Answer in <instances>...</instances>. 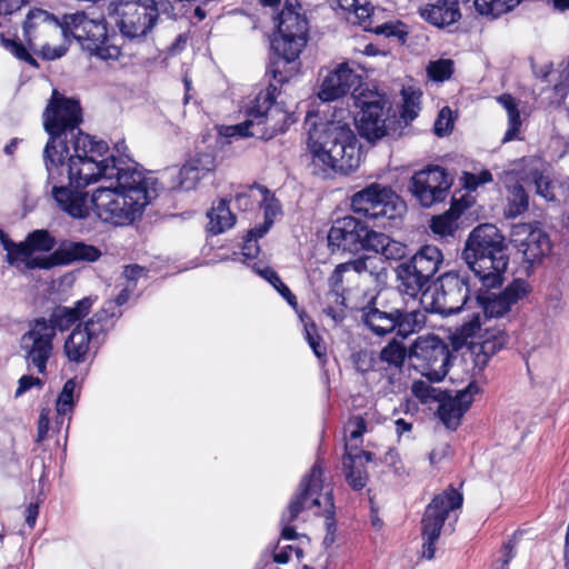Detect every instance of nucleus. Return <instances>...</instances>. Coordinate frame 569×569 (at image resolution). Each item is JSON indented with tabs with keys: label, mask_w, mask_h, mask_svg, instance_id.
Returning a JSON list of instances; mask_svg holds the SVG:
<instances>
[{
	"label": "nucleus",
	"mask_w": 569,
	"mask_h": 569,
	"mask_svg": "<svg viewBox=\"0 0 569 569\" xmlns=\"http://www.w3.org/2000/svg\"><path fill=\"white\" fill-rule=\"evenodd\" d=\"M293 552L296 553V557L298 559L302 557V550L298 547H293L291 545L283 547L277 546L276 550L273 551L272 558L274 562L284 565L291 559Z\"/></svg>",
	"instance_id": "56"
},
{
	"label": "nucleus",
	"mask_w": 569,
	"mask_h": 569,
	"mask_svg": "<svg viewBox=\"0 0 569 569\" xmlns=\"http://www.w3.org/2000/svg\"><path fill=\"white\" fill-rule=\"evenodd\" d=\"M350 459L351 460H347V465H343L346 477L353 489L360 490L366 486L368 479L367 472L362 467V460L371 461L372 455L368 451H360L352 455Z\"/></svg>",
	"instance_id": "39"
},
{
	"label": "nucleus",
	"mask_w": 569,
	"mask_h": 569,
	"mask_svg": "<svg viewBox=\"0 0 569 569\" xmlns=\"http://www.w3.org/2000/svg\"><path fill=\"white\" fill-rule=\"evenodd\" d=\"M396 319V328L398 329V335L402 336L403 338L416 331H419L426 322L425 312L420 310H413L406 313L397 312Z\"/></svg>",
	"instance_id": "45"
},
{
	"label": "nucleus",
	"mask_w": 569,
	"mask_h": 569,
	"mask_svg": "<svg viewBox=\"0 0 569 569\" xmlns=\"http://www.w3.org/2000/svg\"><path fill=\"white\" fill-rule=\"evenodd\" d=\"M80 383L76 379H69L62 387L61 392L56 401L57 415L61 418L68 416L70 421V415L80 397Z\"/></svg>",
	"instance_id": "40"
},
{
	"label": "nucleus",
	"mask_w": 569,
	"mask_h": 569,
	"mask_svg": "<svg viewBox=\"0 0 569 569\" xmlns=\"http://www.w3.org/2000/svg\"><path fill=\"white\" fill-rule=\"evenodd\" d=\"M41 385V380L37 377L22 376L19 380V387L16 390V397L21 396L26 391L30 390L32 387H40Z\"/></svg>",
	"instance_id": "60"
},
{
	"label": "nucleus",
	"mask_w": 569,
	"mask_h": 569,
	"mask_svg": "<svg viewBox=\"0 0 569 569\" xmlns=\"http://www.w3.org/2000/svg\"><path fill=\"white\" fill-rule=\"evenodd\" d=\"M561 74L565 76V80L555 86V91L563 99L569 88V63L562 66Z\"/></svg>",
	"instance_id": "64"
},
{
	"label": "nucleus",
	"mask_w": 569,
	"mask_h": 569,
	"mask_svg": "<svg viewBox=\"0 0 569 569\" xmlns=\"http://www.w3.org/2000/svg\"><path fill=\"white\" fill-rule=\"evenodd\" d=\"M278 32L272 46L287 62L299 58L308 42V21L297 0H286L278 16Z\"/></svg>",
	"instance_id": "9"
},
{
	"label": "nucleus",
	"mask_w": 569,
	"mask_h": 569,
	"mask_svg": "<svg viewBox=\"0 0 569 569\" xmlns=\"http://www.w3.org/2000/svg\"><path fill=\"white\" fill-rule=\"evenodd\" d=\"M1 242L7 251L10 263L23 262L27 268H42L49 257L38 253L48 252L54 246V239L46 230H36L29 234L24 242L14 243L0 233Z\"/></svg>",
	"instance_id": "19"
},
{
	"label": "nucleus",
	"mask_w": 569,
	"mask_h": 569,
	"mask_svg": "<svg viewBox=\"0 0 569 569\" xmlns=\"http://www.w3.org/2000/svg\"><path fill=\"white\" fill-rule=\"evenodd\" d=\"M469 287L463 277L445 273L439 282L422 293V303L431 312L449 316L461 310L468 302Z\"/></svg>",
	"instance_id": "13"
},
{
	"label": "nucleus",
	"mask_w": 569,
	"mask_h": 569,
	"mask_svg": "<svg viewBox=\"0 0 569 569\" xmlns=\"http://www.w3.org/2000/svg\"><path fill=\"white\" fill-rule=\"evenodd\" d=\"M508 170L503 174V183L507 188L505 214L508 218H516L528 210L529 196L525 188L520 184L521 179L519 174H513L512 180L507 181Z\"/></svg>",
	"instance_id": "32"
},
{
	"label": "nucleus",
	"mask_w": 569,
	"mask_h": 569,
	"mask_svg": "<svg viewBox=\"0 0 569 569\" xmlns=\"http://www.w3.org/2000/svg\"><path fill=\"white\" fill-rule=\"evenodd\" d=\"M56 331L47 319L34 320L29 329L21 336L20 351L29 369L34 368L38 373L47 372V365L53 355V339Z\"/></svg>",
	"instance_id": "17"
},
{
	"label": "nucleus",
	"mask_w": 569,
	"mask_h": 569,
	"mask_svg": "<svg viewBox=\"0 0 569 569\" xmlns=\"http://www.w3.org/2000/svg\"><path fill=\"white\" fill-rule=\"evenodd\" d=\"M361 77L349 62H340L320 73L318 97L322 101H333L356 90Z\"/></svg>",
	"instance_id": "24"
},
{
	"label": "nucleus",
	"mask_w": 569,
	"mask_h": 569,
	"mask_svg": "<svg viewBox=\"0 0 569 569\" xmlns=\"http://www.w3.org/2000/svg\"><path fill=\"white\" fill-rule=\"evenodd\" d=\"M351 121V112L341 109L332 119L309 129L303 157L312 174L327 178L338 172L347 174L360 167L361 149Z\"/></svg>",
	"instance_id": "3"
},
{
	"label": "nucleus",
	"mask_w": 569,
	"mask_h": 569,
	"mask_svg": "<svg viewBox=\"0 0 569 569\" xmlns=\"http://www.w3.org/2000/svg\"><path fill=\"white\" fill-rule=\"evenodd\" d=\"M497 101L505 109L508 117V128L502 138V142L506 143L520 139L521 119L519 102L508 93L499 96Z\"/></svg>",
	"instance_id": "36"
},
{
	"label": "nucleus",
	"mask_w": 569,
	"mask_h": 569,
	"mask_svg": "<svg viewBox=\"0 0 569 569\" xmlns=\"http://www.w3.org/2000/svg\"><path fill=\"white\" fill-rule=\"evenodd\" d=\"M409 357L431 381H441L449 371V347L437 336L418 337L409 350Z\"/></svg>",
	"instance_id": "15"
},
{
	"label": "nucleus",
	"mask_w": 569,
	"mask_h": 569,
	"mask_svg": "<svg viewBox=\"0 0 569 569\" xmlns=\"http://www.w3.org/2000/svg\"><path fill=\"white\" fill-rule=\"evenodd\" d=\"M398 288L401 292L416 297L430 280L420 270L409 261L400 263L397 269Z\"/></svg>",
	"instance_id": "34"
},
{
	"label": "nucleus",
	"mask_w": 569,
	"mask_h": 569,
	"mask_svg": "<svg viewBox=\"0 0 569 569\" xmlns=\"http://www.w3.org/2000/svg\"><path fill=\"white\" fill-rule=\"evenodd\" d=\"M375 33L386 37H395L398 41L405 42L408 34L407 27L400 21H389L378 24L373 29Z\"/></svg>",
	"instance_id": "51"
},
{
	"label": "nucleus",
	"mask_w": 569,
	"mask_h": 569,
	"mask_svg": "<svg viewBox=\"0 0 569 569\" xmlns=\"http://www.w3.org/2000/svg\"><path fill=\"white\" fill-rule=\"evenodd\" d=\"M412 393L425 403L437 398V389L422 380L413 382Z\"/></svg>",
	"instance_id": "57"
},
{
	"label": "nucleus",
	"mask_w": 569,
	"mask_h": 569,
	"mask_svg": "<svg viewBox=\"0 0 569 569\" xmlns=\"http://www.w3.org/2000/svg\"><path fill=\"white\" fill-rule=\"evenodd\" d=\"M530 292L528 282L516 279L503 291L496 295L478 296L476 303L483 317L501 318L506 316L515 305Z\"/></svg>",
	"instance_id": "25"
},
{
	"label": "nucleus",
	"mask_w": 569,
	"mask_h": 569,
	"mask_svg": "<svg viewBox=\"0 0 569 569\" xmlns=\"http://www.w3.org/2000/svg\"><path fill=\"white\" fill-rule=\"evenodd\" d=\"M91 298H83L79 300L74 307H59L54 309L51 317L47 322L52 325L53 330L57 332V329L63 331L70 328L78 320L82 319L88 315L92 307Z\"/></svg>",
	"instance_id": "33"
},
{
	"label": "nucleus",
	"mask_w": 569,
	"mask_h": 569,
	"mask_svg": "<svg viewBox=\"0 0 569 569\" xmlns=\"http://www.w3.org/2000/svg\"><path fill=\"white\" fill-rule=\"evenodd\" d=\"M406 355V347L393 339L381 350L380 360L388 366L400 368L405 362Z\"/></svg>",
	"instance_id": "48"
},
{
	"label": "nucleus",
	"mask_w": 569,
	"mask_h": 569,
	"mask_svg": "<svg viewBox=\"0 0 569 569\" xmlns=\"http://www.w3.org/2000/svg\"><path fill=\"white\" fill-rule=\"evenodd\" d=\"M114 23L129 38L146 37L157 26L159 16L171 14L169 0H112Z\"/></svg>",
	"instance_id": "8"
},
{
	"label": "nucleus",
	"mask_w": 569,
	"mask_h": 569,
	"mask_svg": "<svg viewBox=\"0 0 569 569\" xmlns=\"http://www.w3.org/2000/svg\"><path fill=\"white\" fill-rule=\"evenodd\" d=\"M462 496L450 488L438 495L426 508L422 518V557L431 560L435 557V542L438 540L441 528L450 511L460 508Z\"/></svg>",
	"instance_id": "16"
},
{
	"label": "nucleus",
	"mask_w": 569,
	"mask_h": 569,
	"mask_svg": "<svg viewBox=\"0 0 569 569\" xmlns=\"http://www.w3.org/2000/svg\"><path fill=\"white\" fill-rule=\"evenodd\" d=\"M462 207L455 201L450 209L442 214L432 217L430 221L431 231L440 237L452 236L458 229V219L462 212Z\"/></svg>",
	"instance_id": "38"
},
{
	"label": "nucleus",
	"mask_w": 569,
	"mask_h": 569,
	"mask_svg": "<svg viewBox=\"0 0 569 569\" xmlns=\"http://www.w3.org/2000/svg\"><path fill=\"white\" fill-rule=\"evenodd\" d=\"M453 128V116L452 111L445 107L440 110L435 121V133L439 137L447 136Z\"/></svg>",
	"instance_id": "53"
},
{
	"label": "nucleus",
	"mask_w": 569,
	"mask_h": 569,
	"mask_svg": "<svg viewBox=\"0 0 569 569\" xmlns=\"http://www.w3.org/2000/svg\"><path fill=\"white\" fill-rule=\"evenodd\" d=\"M480 391L475 382H470L467 388L457 392L456 396H449L440 400L438 417L449 429H457L461 418L472 403L473 396Z\"/></svg>",
	"instance_id": "28"
},
{
	"label": "nucleus",
	"mask_w": 569,
	"mask_h": 569,
	"mask_svg": "<svg viewBox=\"0 0 569 569\" xmlns=\"http://www.w3.org/2000/svg\"><path fill=\"white\" fill-rule=\"evenodd\" d=\"M216 158L211 153H198L190 158L179 170L169 171V176H176L177 182L172 189L191 190L198 182L207 178L216 170Z\"/></svg>",
	"instance_id": "27"
},
{
	"label": "nucleus",
	"mask_w": 569,
	"mask_h": 569,
	"mask_svg": "<svg viewBox=\"0 0 569 569\" xmlns=\"http://www.w3.org/2000/svg\"><path fill=\"white\" fill-rule=\"evenodd\" d=\"M463 186L470 191L477 190L480 186L487 184L493 180L492 174L489 170H481L479 172H465Z\"/></svg>",
	"instance_id": "52"
},
{
	"label": "nucleus",
	"mask_w": 569,
	"mask_h": 569,
	"mask_svg": "<svg viewBox=\"0 0 569 569\" xmlns=\"http://www.w3.org/2000/svg\"><path fill=\"white\" fill-rule=\"evenodd\" d=\"M511 242L523 260L530 264L540 262L551 250L549 236L540 227L520 223L513 227Z\"/></svg>",
	"instance_id": "23"
},
{
	"label": "nucleus",
	"mask_w": 569,
	"mask_h": 569,
	"mask_svg": "<svg viewBox=\"0 0 569 569\" xmlns=\"http://www.w3.org/2000/svg\"><path fill=\"white\" fill-rule=\"evenodd\" d=\"M144 276H146V270H144V268H142L140 266L133 264V266L126 267V269L123 271V277H122L124 282L121 283L123 286V289L120 291V293L114 299V302L117 306H122L128 301L130 295L137 288L138 280L143 278Z\"/></svg>",
	"instance_id": "44"
},
{
	"label": "nucleus",
	"mask_w": 569,
	"mask_h": 569,
	"mask_svg": "<svg viewBox=\"0 0 569 569\" xmlns=\"http://www.w3.org/2000/svg\"><path fill=\"white\" fill-rule=\"evenodd\" d=\"M256 272L266 279L287 301L290 306L295 307L297 306V298L296 296L290 291V289L281 281L277 272L269 268H254Z\"/></svg>",
	"instance_id": "47"
},
{
	"label": "nucleus",
	"mask_w": 569,
	"mask_h": 569,
	"mask_svg": "<svg viewBox=\"0 0 569 569\" xmlns=\"http://www.w3.org/2000/svg\"><path fill=\"white\" fill-rule=\"evenodd\" d=\"M450 455V446L447 442L438 443L429 455L431 466H438L445 461Z\"/></svg>",
	"instance_id": "59"
},
{
	"label": "nucleus",
	"mask_w": 569,
	"mask_h": 569,
	"mask_svg": "<svg viewBox=\"0 0 569 569\" xmlns=\"http://www.w3.org/2000/svg\"><path fill=\"white\" fill-rule=\"evenodd\" d=\"M333 9H341L352 12L359 23H363L370 17V8L368 6H359L358 0H328Z\"/></svg>",
	"instance_id": "50"
},
{
	"label": "nucleus",
	"mask_w": 569,
	"mask_h": 569,
	"mask_svg": "<svg viewBox=\"0 0 569 569\" xmlns=\"http://www.w3.org/2000/svg\"><path fill=\"white\" fill-rule=\"evenodd\" d=\"M24 0H0V16L12 14L18 11Z\"/></svg>",
	"instance_id": "61"
},
{
	"label": "nucleus",
	"mask_w": 569,
	"mask_h": 569,
	"mask_svg": "<svg viewBox=\"0 0 569 569\" xmlns=\"http://www.w3.org/2000/svg\"><path fill=\"white\" fill-rule=\"evenodd\" d=\"M208 231L211 234L222 233L233 227L236 222V218L226 200H219L212 206L208 212Z\"/></svg>",
	"instance_id": "37"
},
{
	"label": "nucleus",
	"mask_w": 569,
	"mask_h": 569,
	"mask_svg": "<svg viewBox=\"0 0 569 569\" xmlns=\"http://www.w3.org/2000/svg\"><path fill=\"white\" fill-rule=\"evenodd\" d=\"M23 29L31 48L47 60L59 59L67 52L70 36L91 56L107 58V22L93 11L66 14L59 22L47 11L34 9L28 13Z\"/></svg>",
	"instance_id": "1"
},
{
	"label": "nucleus",
	"mask_w": 569,
	"mask_h": 569,
	"mask_svg": "<svg viewBox=\"0 0 569 569\" xmlns=\"http://www.w3.org/2000/svg\"><path fill=\"white\" fill-rule=\"evenodd\" d=\"M427 74L429 79L442 82L448 80L453 73V62L450 59H439L430 61L427 66Z\"/></svg>",
	"instance_id": "49"
},
{
	"label": "nucleus",
	"mask_w": 569,
	"mask_h": 569,
	"mask_svg": "<svg viewBox=\"0 0 569 569\" xmlns=\"http://www.w3.org/2000/svg\"><path fill=\"white\" fill-rule=\"evenodd\" d=\"M107 144L79 131L69 146H46L43 156L49 180L62 183L64 180L78 188H84L106 178Z\"/></svg>",
	"instance_id": "4"
},
{
	"label": "nucleus",
	"mask_w": 569,
	"mask_h": 569,
	"mask_svg": "<svg viewBox=\"0 0 569 569\" xmlns=\"http://www.w3.org/2000/svg\"><path fill=\"white\" fill-rule=\"evenodd\" d=\"M481 319L480 310L473 312L457 330V339L469 346L476 365L485 367L489 359L503 348L508 339L502 330L486 326Z\"/></svg>",
	"instance_id": "10"
},
{
	"label": "nucleus",
	"mask_w": 569,
	"mask_h": 569,
	"mask_svg": "<svg viewBox=\"0 0 569 569\" xmlns=\"http://www.w3.org/2000/svg\"><path fill=\"white\" fill-rule=\"evenodd\" d=\"M236 207L240 210H252L256 207L263 209L264 222L261 226L260 236H263L274 217L279 213L280 207L274 197L263 186H250L241 188L234 196Z\"/></svg>",
	"instance_id": "26"
},
{
	"label": "nucleus",
	"mask_w": 569,
	"mask_h": 569,
	"mask_svg": "<svg viewBox=\"0 0 569 569\" xmlns=\"http://www.w3.org/2000/svg\"><path fill=\"white\" fill-rule=\"evenodd\" d=\"M469 0H436L419 9L420 17L430 24L445 28L460 20V4Z\"/></svg>",
	"instance_id": "30"
},
{
	"label": "nucleus",
	"mask_w": 569,
	"mask_h": 569,
	"mask_svg": "<svg viewBox=\"0 0 569 569\" xmlns=\"http://www.w3.org/2000/svg\"><path fill=\"white\" fill-rule=\"evenodd\" d=\"M452 182L443 168L430 166L411 177L409 189L421 206L431 207L447 198Z\"/></svg>",
	"instance_id": "18"
},
{
	"label": "nucleus",
	"mask_w": 569,
	"mask_h": 569,
	"mask_svg": "<svg viewBox=\"0 0 569 569\" xmlns=\"http://www.w3.org/2000/svg\"><path fill=\"white\" fill-rule=\"evenodd\" d=\"M513 174H519L522 182H532L536 194L546 201L553 202L558 200L559 181L546 173L545 163L538 157H523L516 161L512 168L508 170L507 181L513 179Z\"/></svg>",
	"instance_id": "22"
},
{
	"label": "nucleus",
	"mask_w": 569,
	"mask_h": 569,
	"mask_svg": "<svg viewBox=\"0 0 569 569\" xmlns=\"http://www.w3.org/2000/svg\"><path fill=\"white\" fill-rule=\"evenodd\" d=\"M107 337V313L97 312L83 326H77L64 341L69 361L86 362L102 346Z\"/></svg>",
	"instance_id": "14"
},
{
	"label": "nucleus",
	"mask_w": 569,
	"mask_h": 569,
	"mask_svg": "<svg viewBox=\"0 0 569 569\" xmlns=\"http://www.w3.org/2000/svg\"><path fill=\"white\" fill-rule=\"evenodd\" d=\"M274 87L261 90L247 107V119L238 124L220 126L218 132L228 138L256 137L270 139L283 132L290 123L295 122L293 114L276 101Z\"/></svg>",
	"instance_id": "6"
},
{
	"label": "nucleus",
	"mask_w": 569,
	"mask_h": 569,
	"mask_svg": "<svg viewBox=\"0 0 569 569\" xmlns=\"http://www.w3.org/2000/svg\"><path fill=\"white\" fill-rule=\"evenodd\" d=\"M366 431V423L361 417L351 418L346 428V455L343 457V465H347V460H351L350 457L356 452H360L359 445L361 443V437Z\"/></svg>",
	"instance_id": "41"
},
{
	"label": "nucleus",
	"mask_w": 569,
	"mask_h": 569,
	"mask_svg": "<svg viewBox=\"0 0 569 569\" xmlns=\"http://www.w3.org/2000/svg\"><path fill=\"white\" fill-rule=\"evenodd\" d=\"M421 274L431 279L440 269L443 262L442 251L433 244L422 246L410 259Z\"/></svg>",
	"instance_id": "35"
},
{
	"label": "nucleus",
	"mask_w": 569,
	"mask_h": 569,
	"mask_svg": "<svg viewBox=\"0 0 569 569\" xmlns=\"http://www.w3.org/2000/svg\"><path fill=\"white\" fill-rule=\"evenodd\" d=\"M329 247L332 251L342 250L357 253L370 250L380 253L388 260H398L406 256V246L382 232L371 230L367 224L347 216L336 220L328 233Z\"/></svg>",
	"instance_id": "7"
},
{
	"label": "nucleus",
	"mask_w": 569,
	"mask_h": 569,
	"mask_svg": "<svg viewBox=\"0 0 569 569\" xmlns=\"http://www.w3.org/2000/svg\"><path fill=\"white\" fill-rule=\"evenodd\" d=\"M49 409H43L39 417L38 422V441H41L46 438L48 430H49Z\"/></svg>",
	"instance_id": "62"
},
{
	"label": "nucleus",
	"mask_w": 569,
	"mask_h": 569,
	"mask_svg": "<svg viewBox=\"0 0 569 569\" xmlns=\"http://www.w3.org/2000/svg\"><path fill=\"white\" fill-rule=\"evenodd\" d=\"M159 183L131 159L119 140L109 156V223L129 226L139 220L158 197Z\"/></svg>",
	"instance_id": "2"
},
{
	"label": "nucleus",
	"mask_w": 569,
	"mask_h": 569,
	"mask_svg": "<svg viewBox=\"0 0 569 569\" xmlns=\"http://www.w3.org/2000/svg\"><path fill=\"white\" fill-rule=\"evenodd\" d=\"M462 259L483 287L500 286L509 262L505 237L493 224L478 226L468 236Z\"/></svg>",
	"instance_id": "5"
},
{
	"label": "nucleus",
	"mask_w": 569,
	"mask_h": 569,
	"mask_svg": "<svg viewBox=\"0 0 569 569\" xmlns=\"http://www.w3.org/2000/svg\"><path fill=\"white\" fill-rule=\"evenodd\" d=\"M7 49L21 60L33 62L31 56L27 52L24 47L16 41H9L6 44Z\"/></svg>",
	"instance_id": "63"
},
{
	"label": "nucleus",
	"mask_w": 569,
	"mask_h": 569,
	"mask_svg": "<svg viewBox=\"0 0 569 569\" xmlns=\"http://www.w3.org/2000/svg\"><path fill=\"white\" fill-rule=\"evenodd\" d=\"M260 229L261 227L250 230L246 237L241 251L246 260L254 259L258 256L259 247L257 246V239L261 237Z\"/></svg>",
	"instance_id": "54"
},
{
	"label": "nucleus",
	"mask_w": 569,
	"mask_h": 569,
	"mask_svg": "<svg viewBox=\"0 0 569 569\" xmlns=\"http://www.w3.org/2000/svg\"><path fill=\"white\" fill-rule=\"evenodd\" d=\"M356 121L360 134L368 141H376L386 134L383 108L379 102H368L363 106Z\"/></svg>",
	"instance_id": "31"
},
{
	"label": "nucleus",
	"mask_w": 569,
	"mask_h": 569,
	"mask_svg": "<svg viewBox=\"0 0 569 569\" xmlns=\"http://www.w3.org/2000/svg\"><path fill=\"white\" fill-rule=\"evenodd\" d=\"M371 261L370 257H365L360 259H356L346 263H340L336 268V272H346V271H355L357 273H361L369 270V262Z\"/></svg>",
	"instance_id": "58"
},
{
	"label": "nucleus",
	"mask_w": 569,
	"mask_h": 569,
	"mask_svg": "<svg viewBox=\"0 0 569 569\" xmlns=\"http://www.w3.org/2000/svg\"><path fill=\"white\" fill-rule=\"evenodd\" d=\"M522 0H475L476 11L488 18H497L515 9Z\"/></svg>",
	"instance_id": "43"
},
{
	"label": "nucleus",
	"mask_w": 569,
	"mask_h": 569,
	"mask_svg": "<svg viewBox=\"0 0 569 569\" xmlns=\"http://www.w3.org/2000/svg\"><path fill=\"white\" fill-rule=\"evenodd\" d=\"M99 257L100 252L93 246L83 242L66 241L49 256L42 266L43 269H50L54 266L70 264L74 261H94Z\"/></svg>",
	"instance_id": "29"
},
{
	"label": "nucleus",
	"mask_w": 569,
	"mask_h": 569,
	"mask_svg": "<svg viewBox=\"0 0 569 569\" xmlns=\"http://www.w3.org/2000/svg\"><path fill=\"white\" fill-rule=\"evenodd\" d=\"M305 326V335L306 339L313 350L315 355L320 359L326 355V347L322 346L320 341V337L317 333L316 327L313 323H303Z\"/></svg>",
	"instance_id": "55"
},
{
	"label": "nucleus",
	"mask_w": 569,
	"mask_h": 569,
	"mask_svg": "<svg viewBox=\"0 0 569 569\" xmlns=\"http://www.w3.org/2000/svg\"><path fill=\"white\" fill-rule=\"evenodd\" d=\"M365 323L377 335L391 332L397 325L396 315L386 313L378 309H370L363 315Z\"/></svg>",
	"instance_id": "42"
},
{
	"label": "nucleus",
	"mask_w": 569,
	"mask_h": 569,
	"mask_svg": "<svg viewBox=\"0 0 569 569\" xmlns=\"http://www.w3.org/2000/svg\"><path fill=\"white\" fill-rule=\"evenodd\" d=\"M351 206L356 212L371 218L392 219L399 213L400 202L390 188L372 183L352 196Z\"/></svg>",
	"instance_id": "20"
},
{
	"label": "nucleus",
	"mask_w": 569,
	"mask_h": 569,
	"mask_svg": "<svg viewBox=\"0 0 569 569\" xmlns=\"http://www.w3.org/2000/svg\"><path fill=\"white\" fill-rule=\"evenodd\" d=\"M82 121V112L77 100L61 96L53 90L51 99L43 112V127L49 133L50 139L46 146L53 142L54 147L69 146L68 133L73 134V130ZM76 136H72L71 140Z\"/></svg>",
	"instance_id": "11"
},
{
	"label": "nucleus",
	"mask_w": 569,
	"mask_h": 569,
	"mask_svg": "<svg viewBox=\"0 0 569 569\" xmlns=\"http://www.w3.org/2000/svg\"><path fill=\"white\" fill-rule=\"evenodd\" d=\"M301 492L290 502L288 511L283 513L282 521H293L303 510H313L315 515L331 516L333 497L330 489L323 490L322 469L315 465L308 479L301 483Z\"/></svg>",
	"instance_id": "12"
},
{
	"label": "nucleus",
	"mask_w": 569,
	"mask_h": 569,
	"mask_svg": "<svg viewBox=\"0 0 569 569\" xmlns=\"http://www.w3.org/2000/svg\"><path fill=\"white\" fill-rule=\"evenodd\" d=\"M402 107L401 118L405 121H412L420 111L421 91L413 87H405L401 91Z\"/></svg>",
	"instance_id": "46"
},
{
	"label": "nucleus",
	"mask_w": 569,
	"mask_h": 569,
	"mask_svg": "<svg viewBox=\"0 0 569 569\" xmlns=\"http://www.w3.org/2000/svg\"><path fill=\"white\" fill-rule=\"evenodd\" d=\"M52 194L60 208L73 218H84L92 210L97 217L103 218L107 212V189L99 187L88 201L86 193L74 192L63 186H53Z\"/></svg>",
	"instance_id": "21"
}]
</instances>
